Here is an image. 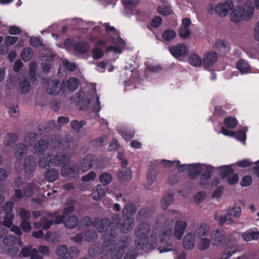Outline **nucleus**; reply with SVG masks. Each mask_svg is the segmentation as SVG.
<instances>
[{
    "mask_svg": "<svg viewBox=\"0 0 259 259\" xmlns=\"http://www.w3.org/2000/svg\"><path fill=\"white\" fill-rule=\"evenodd\" d=\"M93 226L97 228L98 232L104 233L102 236L104 250L111 251L115 247V245L120 243H122L123 246L128 245V238L124 236H119L115 225L111 224V221L109 219L97 218L94 221Z\"/></svg>",
    "mask_w": 259,
    "mask_h": 259,
    "instance_id": "1",
    "label": "nucleus"
},
{
    "mask_svg": "<svg viewBox=\"0 0 259 259\" xmlns=\"http://www.w3.org/2000/svg\"><path fill=\"white\" fill-rule=\"evenodd\" d=\"M151 227L148 223H141L136 228L135 246L139 249H143L147 244L148 235Z\"/></svg>",
    "mask_w": 259,
    "mask_h": 259,
    "instance_id": "2",
    "label": "nucleus"
},
{
    "mask_svg": "<svg viewBox=\"0 0 259 259\" xmlns=\"http://www.w3.org/2000/svg\"><path fill=\"white\" fill-rule=\"evenodd\" d=\"M234 4L231 1H226L225 3H219L215 5H211L208 12L211 15L216 14L220 17H225L230 11L233 9Z\"/></svg>",
    "mask_w": 259,
    "mask_h": 259,
    "instance_id": "3",
    "label": "nucleus"
},
{
    "mask_svg": "<svg viewBox=\"0 0 259 259\" xmlns=\"http://www.w3.org/2000/svg\"><path fill=\"white\" fill-rule=\"evenodd\" d=\"M172 235V228L166 229L159 235L160 242L162 245L160 246L158 249L160 253L166 252L173 250V245L171 243L169 242Z\"/></svg>",
    "mask_w": 259,
    "mask_h": 259,
    "instance_id": "4",
    "label": "nucleus"
},
{
    "mask_svg": "<svg viewBox=\"0 0 259 259\" xmlns=\"http://www.w3.org/2000/svg\"><path fill=\"white\" fill-rule=\"evenodd\" d=\"M241 208L239 206H235L233 208L229 209L225 215L219 216L217 213L214 214V219L219 222L221 225L224 224L227 221L231 223L233 222V218L238 219L241 214Z\"/></svg>",
    "mask_w": 259,
    "mask_h": 259,
    "instance_id": "5",
    "label": "nucleus"
},
{
    "mask_svg": "<svg viewBox=\"0 0 259 259\" xmlns=\"http://www.w3.org/2000/svg\"><path fill=\"white\" fill-rule=\"evenodd\" d=\"M126 246H123L122 243L115 245V247L112 249V251H108L104 250L103 246V251L104 255L101 256L99 259H121L125 252L124 248Z\"/></svg>",
    "mask_w": 259,
    "mask_h": 259,
    "instance_id": "6",
    "label": "nucleus"
},
{
    "mask_svg": "<svg viewBox=\"0 0 259 259\" xmlns=\"http://www.w3.org/2000/svg\"><path fill=\"white\" fill-rule=\"evenodd\" d=\"M65 82L61 81L59 79H49L47 82V91L49 95H56L61 90L63 91L65 89Z\"/></svg>",
    "mask_w": 259,
    "mask_h": 259,
    "instance_id": "7",
    "label": "nucleus"
},
{
    "mask_svg": "<svg viewBox=\"0 0 259 259\" xmlns=\"http://www.w3.org/2000/svg\"><path fill=\"white\" fill-rule=\"evenodd\" d=\"M79 171V168L75 163L73 164H65L61 169V175L63 177L71 176L73 178H76Z\"/></svg>",
    "mask_w": 259,
    "mask_h": 259,
    "instance_id": "8",
    "label": "nucleus"
},
{
    "mask_svg": "<svg viewBox=\"0 0 259 259\" xmlns=\"http://www.w3.org/2000/svg\"><path fill=\"white\" fill-rule=\"evenodd\" d=\"M36 168V158L33 156L26 157L23 162V169L26 175L33 173Z\"/></svg>",
    "mask_w": 259,
    "mask_h": 259,
    "instance_id": "9",
    "label": "nucleus"
},
{
    "mask_svg": "<svg viewBox=\"0 0 259 259\" xmlns=\"http://www.w3.org/2000/svg\"><path fill=\"white\" fill-rule=\"evenodd\" d=\"M212 171L213 167L211 166H208L205 171L201 175H200L199 184L203 188H206L209 185V181L211 177Z\"/></svg>",
    "mask_w": 259,
    "mask_h": 259,
    "instance_id": "10",
    "label": "nucleus"
},
{
    "mask_svg": "<svg viewBox=\"0 0 259 259\" xmlns=\"http://www.w3.org/2000/svg\"><path fill=\"white\" fill-rule=\"evenodd\" d=\"M187 227L185 221L178 220L175 223L174 235L178 240H181Z\"/></svg>",
    "mask_w": 259,
    "mask_h": 259,
    "instance_id": "11",
    "label": "nucleus"
},
{
    "mask_svg": "<svg viewBox=\"0 0 259 259\" xmlns=\"http://www.w3.org/2000/svg\"><path fill=\"white\" fill-rule=\"evenodd\" d=\"M169 50L171 54L176 58L184 56L187 53V47L183 44L172 46L169 48Z\"/></svg>",
    "mask_w": 259,
    "mask_h": 259,
    "instance_id": "12",
    "label": "nucleus"
},
{
    "mask_svg": "<svg viewBox=\"0 0 259 259\" xmlns=\"http://www.w3.org/2000/svg\"><path fill=\"white\" fill-rule=\"evenodd\" d=\"M123 222L119 226V228L121 232L127 233L132 230L134 227V220L131 217L123 218Z\"/></svg>",
    "mask_w": 259,
    "mask_h": 259,
    "instance_id": "13",
    "label": "nucleus"
},
{
    "mask_svg": "<svg viewBox=\"0 0 259 259\" xmlns=\"http://www.w3.org/2000/svg\"><path fill=\"white\" fill-rule=\"evenodd\" d=\"M187 171L188 177L191 180L197 179L200 175L201 171V166L199 164H189Z\"/></svg>",
    "mask_w": 259,
    "mask_h": 259,
    "instance_id": "14",
    "label": "nucleus"
},
{
    "mask_svg": "<svg viewBox=\"0 0 259 259\" xmlns=\"http://www.w3.org/2000/svg\"><path fill=\"white\" fill-rule=\"evenodd\" d=\"M225 237V232L223 230L217 229L215 230L211 234V239L212 245L218 246L220 245Z\"/></svg>",
    "mask_w": 259,
    "mask_h": 259,
    "instance_id": "15",
    "label": "nucleus"
},
{
    "mask_svg": "<svg viewBox=\"0 0 259 259\" xmlns=\"http://www.w3.org/2000/svg\"><path fill=\"white\" fill-rule=\"evenodd\" d=\"M95 160V156L93 155H88L83 159L81 169L82 171L85 172L91 169L94 164Z\"/></svg>",
    "mask_w": 259,
    "mask_h": 259,
    "instance_id": "16",
    "label": "nucleus"
},
{
    "mask_svg": "<svg viewBox=\"0 0 259 259\" xmlns=\"http://www.w3.org/2000/svg\"><path fill=\"white\" fill-rule=\"evenodd\" d=\"M106 190L105 186L101 184L98 185L93 189L92 192L93 199L96 201L100 200L102 197L105 196Z\"/></svg>",
    "mask_w": 259,
    "mask_h": 259,
    "instance_id": "17",
    "label": "nucleus"
},
{
    "mask_svg": "<svg viewBox=\"0 0 259 259\" xmlns=\"http://www.w3.org/2000/svg\"><path fill=\"white\" fill-rule=\"evenodd\" d=\"M19 248L17 246H12L8 247L6 246H3L0 245V253L8 254L12 257H19Z\"/></svg>",
    "mask_w": 259,
    "mask_h": 259,
    "instance_id": "18",
    "label": "nucleus"
},
{
    "mask_svg": "<svg viewBox=\"0 0 259 259\" xmlns=\"http://www.w3.org/2000/svg\"><path fill=\"white\" fill-rule=\"evenodd\" d=\"M49 143L45 140H38L33 146L34 152L38 155H41L48 148Z\"/></svg>",
    "mask_w": 259,
    "mask_h": 259,
    "instance_id": "19",
    "label": "nucleus"
},
{
    "mask_svg": "<svg viewBox=\"0 0 259 259\" xmlns=\"http://www.w3.org/2000/svg\"><path fill=\"white\" fill-rule=\"evenodd\" d=\"M195 243V236L192 234H187L183 239V247L186 249H192L194 248Z\"/></svg>",
    "mask_w": 259,
    "mask_h": 259,
    "instance_id": "20",
    "label": "nucleus"
},
{
    "mask_svg": "<svg viewBox=\"0 0 259 259\" xmlns=\"http://www.w3.org/2000/svg\"><path fill=\"white\" fill-rule=\"evenodd\" d=\"M236 68L241 74L250 73L251 69L247 61L244 59H240L236 63Z\"/></svg>",
    "mask_w": 259,
    "mask_h": 259,
    "instance_id": "21",
    "label": "nucleus"
},
{
    "mask_svg": "<svg viewBox=\"0 0 259 259\" xmlns=\"http://www.w3.org/2000/svg\"><path fill=\"white\" fill-rule=\"evenodd\" d=\"M120 182H126L132 178V171L128 168L120 169L117 172Z\"/></svg>",
    "mask_w": 259,
    "mask_h": 259,
    "instance_id": "22",
    "label": "nucleus"
},
{
    "mask_svg": "<svg viewBox=\"0 0 259 259\" xmlns=\"http://www.w3.org/2000/svg\"><path fill=\"white\" fill-rule=\"evenodd\" d=\"M218 59V55L216 53L210 52L204 56L203 64L205 66H210L214 64Z\"/></svg>",
    "mask_w": 259,
    "mask_h": 259,
    "instance_id": "23",
    "label": "nucleus"
},
{
    "mask_svg": "<svg viewBox=\"0 0 259 259\" xmlns=\"http://www.w3.org/2000/svg\"><path fill=\"white\" fill-rule=\"evenodd\" d=\"M137 211V208L133 204H126L122 211V218L125 217L132 218Z\"/></svg>",
    "mask_w": 259,
    "mask_h": 259,
    "instance_id": "24",
    "label": "nucleus"
},
{
    "mask_svg": "<svg viewBox=\"0 0 259 259\" xmlns=\"http://www.w3.org/2000/svg\"><path fill=\"white\" fill-rule=\"evenodd\" d=\"M53 155L51 154L45 155L42 158L39 159V166L44 168L51 166L53 164Z\"/></svg>",
    "mask_w": 259,
    "mask_h": 259,
    "instance_id": "25",
    "label": "nucleus"
},
{
    "mask_svg": "<svg viewBox=\"0 0 259 259\" xmlns=\"http://www.w3.org/2000/svg\"><path fill=\"white\" fill-rule=\"evenodd\" d=\"M89 48V44L82 40L76 42L74 45V51L80 54L86 53L88 51Z\"/></svg>",
    "mask_w": 259,
    "mask_h": 259,
    "instance_id": "26",
    "label": "nucleus"
},
{
    "mask_svg": "<svg viewBox=\"0 0 259 259\" xmlns=\"http://www.w3.org/2000/svg\"><path fill=\"white\" fill-rule=\"evenodd\" d=\"M37 249L36 248H31V246L30 245L25 246L21 249V251L19 253V257H28L30 256H34L37 254Z\"/></svg>",
    "mask_w": 259,
    "mask_h": 259,
    "instance_id": "27",
    "label": "nucleus"
},
{
    "mask_svg": "<svg viewBox=\"0 0 259 259\" xmlns=\"http://www.w3.org/2000/svg\"><path fill=\"white\" fill-rule=\"evenodd\" d=\"M14 155L16 159H19L21 157L27 154L28 149L27 146L23 143H19L16 145L15 149Z\"/></svg>",
    "mask_w": 259,
    "mask_h": 259,
    "instance_id": "28",
    "label": "nucleus"
},
{
    "mask_svg": "<svg viewBox=\"0 0 259 259\" xmlns=\"http://www.w3.org/2000/svg\"><path fill=\"white\" fill-rule=\"evenodd\" d=\"M218 169L220 170V176L223 180L231 176L234 171L230 165L221 166Z\"/></svg>",
    "mask_w": 259,
    "mask_h": 259,
    "instance_id": "29",
    "label": "nucleus"
},
{
    "mask_svg": "<svg viewBox=\"0 0 259 259\" xmlns=\"http://www.w3.org/2000/svg\"><path fill=\"white\" fill-rule=\"evenodd\" d=\"M79 83L77 78L71 77L66 81V87L68 91L73 92L78 88Z\"/></svg>",
    "mask_w": 259,
    "mask_h": 259,
    "instance_id": "30",
    "label": "nucleus"
},
{
    "mask_svg": "<svg viewBox=\"0 0 259 259\" xmlns=\"http://www.w3.org/2000/svg\"><path fill=\"white\" fill-rule=\"evenodd\" d=\"M242 237L245 241H250L259 239V231L248 230L242 233Z\"/></svg>",
    "mask_w": 259,
    "mask_h": 259,
    "instance_id": "31",
    "label": "nucleus"
},
{
    "mask_svg": "<svg viewBox=\"0 0 259 259\" xmlns=\"http://www.w3.org/2000/svg\"><path fill=\"white\" fill-rule=\"evenodd\" d=\"M46 180L49 182H53L59 177V172L57 170L52 168L48 170L45 173Z\"/></svg>",
    "mask_w": 259,
    "mask_h": 259,
    "instance_id": "32",
    "label": "nucleus"
},
{
    "mask_svg": "<svg viewBox=\"0 0 259 259\" xmlns=\"http://www.w3.org/2000/svg\"><path fill=\"white\" fill-rule=\"evenodd\" d=\"M78 223V219L75 215H73L68 217L64 222V225L66 228L68 229L74 228Z\"/></svg>",
    "mask_w": 259,
    "mask_h": 259,
    "instance_id": "33",
    "label": "nucleus"
},
{
    "mask_svg": "<svg viewBox=\"0 0 259 259\" xmlns=\"http://www.w3.org/2000/svg\"><path fill=\"white\" fill-rule=\"evenodd\" d=\"M53 164L56 166H61L66 162L67 157L63 154L57 153L55 156H53Z\"/></svg>",
    "mask_w": 259,
    "mask_h": 259,
    "instance_id": "34",
    "label": "nucleus"
},
{
    "mask_svg": "<svg viewBox=\"0 0 259 259\" xmlns=\"http://www.w3.org/2000/svg\"><path fill=\"white\" fill-rule=\"evenodd\" d=\"M174 202V197L173 195L170 194L165 193L162 198L161 199L162 208L165 210L167 207L173 203Z\"/></svg>",
    "mask_w": 259,
    "mask_h": 259,
    "instance_id": "35",
    "label": "nucleus"
},
{
    "mask_svg": "<svg viewBox=\"0 0 259 259\" xmlns=\"http://www.w3.org/2000/svg\"><path fill=\"white\" fill-rule=\"evenodd\" d=\"M68 249L66 245L59 246L56 249V253L62 259H67Z\"/></svg>",
    "mask_w": 259,
    "mask_h": 259,
    "instance_id": "36",
    "label": "nucleus"
},
{
    "mask_svg": "<svg viewBox=\"0 0 259 259\" xmlns=\"http://www.w3.org/2000/svg\"><path fill=\"white\" fill-rule=\"evenodd\" d=\"M2 242L4 246L10 247L14 245L17 242V238L13 235H6L3 239Z\"/></svg>",
    "mask_w": 259,
    "mask_h": 259,
    "instance_id": "37",
    "label": "nucleus"
},
{
    "mask_svg": "<svg viewBox=\"0 0 259 259\" xmlns=\"http://www.w3.org/2000/svg\"><path fill=\"white\" fill-rule=\"evenodd\" d=\"M18 139L16 134L9 133L7 134L4 139V144L6 146H10L15 144Z\"/></svg>",
    "mask_w": 259,
    "mask_h": 259,
    "instance_id": "38",
    "label": "nucleus"
},
{
    "mask_svg": "<svg viewBox=\"0 0 259 259\" xmlns=\"http://www.w3.org/2000/svg\"><path fill=\"white\" fill-rule=\"evenodd\" d=\"M33 55V51L32 49L27 47L23 49L21 54V57L24 62H27L32 59Z\"/></svg>",
    "mask_w": 259,
    "mask_h": 259,
    "instance_id": "39",
    "label": "nucleus"
},
{
    "mask_svg": "<svg viewBox=\"0 0 259 259\" xmlns=\"http://www.w3.org/2000/svg\"><path fill=\"white\" fill-rule=\"evenodd\" d=\"M177 34L176 31L171 29L165 30L162 35V38L165 41H170L173 40Z\"/></svg>",
    "mask_w": 259,
    "mask_h": 259,
    "instance_id": "40",
    "label": "nucleus"
},
{
    "mask_svg": "<svg viewBox=\"0 0 259 259\" xmlns=\"http://www.w3.org/2000/svg\"><path fill=\"white\" fill-rule=\"evenodd\" d=\"M224 124L227 128H234L238 124V121L234 117L227 116L224 119Z\"/></svg>",
    "mask_w": 259,
    "mask_h": 259,
    "instance_id": "41",
    "label": "nucleus"
},
{
    "mask_svg": "<svg viewBox=\"0 0 259 259\" xmlns=\"http://www.w3.org/2000/svg\"><path fill=\"white\" fill-rule=\"evenodd\" d=\"M31 89L30 83L28 79H24L19 83V89L22 94H26L28 93Z\"/></svg>",
    "mask_w": 259,
    "mask_h": 259,
    "instance_id": "42",
    "label": "nucleus"
},
{
    "mask_svg": "<svg viewBox=\"0 0 259 259\" xmlns=\"http://www.w3.org/2000/svg\"><path fill=\"white\" fill-rule=\"evenodd\" d=\"M152 213V211L150 208H143L139 211L137 218L141 221H143L151 215Z\"/></svg>",
    "mask_w": 259,
    "mask_h": 259,
    "instance_id": "43",
    "label": "nucleus"
},
{
    "mask_svg": "<svg viewBox=\"0 0 259 259\" xmlns=\"http://www.w3.org/2000/svg\"><path fill=\"white\" fill-rule=\"evenodd\" d=\"M112 180V175L107 172H103L99 176V181L103 185L106 187L107 185L110 183Z\"/></svg>",
    "mask_w": 259,
    "mask_h": 259,
    "instance_id": "44",
    "label": "nucleus"
},
{
    "mask_svg": "<svg viewBox=\"0 0 259 259\" xmlns=\"http://www.w3.org/2000/svg\"><path fill=\"white\" fill-rule=\"evenodd\" d=\"M254 8L253 7H248L246 8L245 7L241 9V13L243 19L248 20L250 19L253 14Z\"/></svg>",
    "mask_w": 259,
    "mask_h": 259,
    "instance_id": "45",
    "label": "nucleus"
},
{
    "mask_svg": "<svg viewBox=\"0 0 259 259\" xmlns=\"http://www.w3.org/2000/svg\"><path fill=\"white\" fill-rule=\"evenodd\" d=\"M189 62L194 66H200L202 62V59L198 55L192 54L189 57Z\"/></svg>",
    "mask_w": 259,
    "mask_h": 259,
    "instance_id": "46",
    "label": "nucleus"
},
{
    "mask_svg": "<svg viewBox=\"0 0 259 259\" xmlns=\"http://www.w3.org/2000/svg\"><path fill=\"white\" fill-rule=\"evenodd\" d=\"M237 250L234 246L226 248L221 255V259H228L236 252Z\"/></svg>",
    "mask_w": 259,
    "mask_h": 259,
    "instance_id": "47",
    "label": "nucleus"
},
{
    "mask_svg": "<svg viewBox=\"0 0 259 259\" xmlns=\"http://www.w3.org/2000/svg\"><path fill=\"white\" fill-rule=\"evenodd\" d=\"M140 0H122V3L125 8L133 10L139 4Z\"/></svg>",
    "mask_w": 259,
    "mask_h": 259,
    "instance_id": "48",
    "label": "nucleus"
},
{
    "mask_svg": "<svg viewBox=\"0 0 259 259\" xmlns=\"http://www.w3.org/2000/svg\"><path fill=\"white\" fill-rule=\"evenodd\" d=\"M97 238V234L96 232L93 229H89L87 231L84 235V240L92 242L96 239Z\"/></svg>",
    "mask_w": 259,
    "mask_h": 259,
    "instance_id": "49",
    "label": "nucleus"
},
{
    "mask_svg": "<svg viewBox=\"0 0 259 259\" xmlns=\"http://www.w3.org/2000/svg\"><path fill=\"white\" fill-rule=\"evenodd\" d=\"M209 231V227L205 224H201L197 230V233L198 237L206 236Z\"/></svg>",
    "mask_w": 259,
    "mask_h": 259,
    "instance_id": "50",
    "label": "nucleus"
},
{
    "mask_svg": "<svg viewBox=\"0 0 259 259\" xmlns=\"http://www.w3.org/2000/svg\"><path fill=\"white\" fill-rule=\"evenodd\" d=\"M94 222L93 221L91 218L88 216L84 217L82 218L79 222V227H89L91 226H93Z\"/></svg>",
    "mask_w": 259,
    "mask_h": 259,
    "instance_id": "51",
    "label": "nucleus"
},
{
    "mask_svg": "<svg viewBox=\"0 0 259 259\" xmlns=\"http://www.w3.org/2000/svg\"><path fill=\"white\" fill-rule=\"evenodd\" d=\"M243 19L241 9H239L238 10H235L233 11L231 15V20L234 22H239Z\"/></svg>",
    "mask_w": 259,
    "mask_h": 259,
    "instance_id": "52",
    "label": "nucleus"
},
{
    "mask_svg": "<svg viewBox=\"0 0 259 259\" xmlns=\"http://www.w3.org/2000/svg\"><path fill=\"white\" fill-rule=\"evenodd\" d=\"M86 124V121L82 120L80 121L77 120H73L70 122V126L72 128L76 131H79L80 129Z\"/></svg>",
    "mask_w": 259,
    "mask_h": 259,
    "instance_id": "53",
    "label": "nucleus"
},
{
    "mask_svg": "<svg viewBox=\"0 0 259 259\" xmlns=\"http://www.w3.org/2000/svg\"><path fill=\"white\" fill-rule=\"evenodd\" d=\"M209 239L206 238H202L198 244V249L200 250H206L210 246Z\"/></svg>",
    "mask_w": 259,
    "mask_h": 259,
    "instance_id": "54",
    "label": "nucleus"
},
{
    "mask_svg": "<svg viewBox=\"0 0 259 259\" xmlns=\"http://www.w3.org/2000/svg\"><path fill=\"white\" fill-rule=\"evenodd\" d=\"M120 135L126 141H130L134 137L135 132L132 130L125 129L121 131Z\"/></svg>",
    "mask_w": 259,
    "mask_h": 259,
    "instance_id": "55",
    "label": "nucleus"
},
{
    "mask_svg": "<svg viewBox=\"0 0 259 259\" xmlns=\"http://www.w3.org/2000/svg\"><path fill=\"white\" fill-rule=\"evenodd\" d=\"M76 98L77 99V102L79 104L83 102H85L87 104H89L91 103L89 99L84 98V92L82 89H80L76 94Z\"/></svg>",
    "mask_w": 259,
    "mask_h": 259,
    "instance_id": "56",
    "label": "nucleus"
},
{
    "mask_svg": "<svg viewBox=\"0 0 259 259\" xmlns=\"http://www.w3.org/2000/svg\"><path fill=\"white\" fill-rule=\"evenodd\" d=\"M19 215L22 220L21 221H29L31 218L30 211L23 208H20L19 209Z\"/></svg>",
    "mask_w": 259,
    "mask_h": 259,
    "instance_id": "57",
    "label": "nucleus"
},
{
    "mask_svg": "<svg viewBox=\"0 0 259 259\" xmlns=\"http://www.w3.org/2000/svg\"><path fill=\"white\" fill-rule=\"evenodd\" d=\"M53 224V220H49L46 218H41L39 222L40 226L44 230H47L49 229Z\"/></svg>",
    "mask_w": 259,
    "mask_h": 259,
    "instance_id": "58",
    "label": "nucleus"
},
{
    "mask_svg": "<svg viewBox=\"0 0 259 259\" xmlns=\"http://www.w3.org/2000/svg\"><path fill=\"white\" fill-rule=\"evenodd\" d=\"M178 33L181 38L186 39L190 36L191 31L188 28L181 27L179 29Z\"/></svg>",
    "mask_w": 259,
    "mask_h": 259,
    "instance_id": "59",
    "label": "nucleus"
},
{
    "mask_svg": "<svg viewBox=\"0 0 259 259\" xmlns=\"http://www.w3.org/2000/svg\"><path fill=\"white\" fill-rule=\"evenodd\" d=\"M14 204L13 202L11 201H7L5 203L4 207L3 209H4L5 213L7 215H13L12 210L14 207Z\"/></svg>",
    "mask_w": 259,
    "mask_h": 259,
    "instance_id": "60",
    "label": "nucleus"
},
{
    "mask_svg": "<svg viewBox=\"0 0 259 259\" xmlns=\"http://www.w3.org/2000/svg\"><path fill=\"white\" fill-rule=\"evenodd\" d=\"M158 13L164 16L169 15L171 14V10L169 7L159 6L157 8Z\"/></svg>",
    "mask_w": 259,
    "mask_h": 259,
    "instance_id": "61",
    "label": "nucleus"
},
{
    "mask_svg": "<svg viewBox=\"0 0 259 259\" xmlns=\"http://www.w3.org/2000/svg\"><path fill=\"white\" fill-rule=\"evenodd\" d=\"M157 177L156 171L153 168H150L147 174V180L150 184H152L156 180Z\"/></svg>",
    "mask_w": 259,
    "mask_h": 259,
    "instance_id": "62",
    "label": "nucleus"
},
{
    "mask_svg": "<svg viewBox=\"0 0 259 259\" xmlns=\"http://www.w3.org/2000/svg\"><path fill=\"white\" fill-rule=\"evenodd\" d=\"M246 130H239L236 132L234 137L242 143H245L246 139Z\"/></svg>",
    "mask_w": 259,
    "mask_h": 259,
    "instance_id": "63",
    "label": "nucleus"
},
{
    "mask_svg": "<svg viewBox=\"0 0 259 259\" xmlns=\"http://www.w3.org/2000/svg\"><path fill=\"white\" fill-rule=\"evenodd\" d=\"M92 55L93 58L95 60H98L103 56L104 53L101 49L99 48H96L93 49L92 52Z\"/></svg>",
    "mask_w": 259,
    "mask_h": 259,
    "instance_id": "64",
    "label": "nucleus"
}]
</instances>
